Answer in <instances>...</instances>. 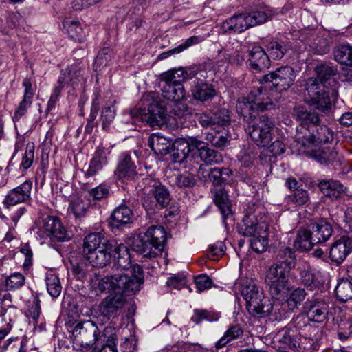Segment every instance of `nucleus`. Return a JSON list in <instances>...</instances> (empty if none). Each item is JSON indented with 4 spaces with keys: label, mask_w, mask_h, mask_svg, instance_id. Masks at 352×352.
I'll return each mask as SVG.
<instances>
[{
    "label": "nucleus",
    "mask_w": 352,
    "mask_h": 352,
    "mask_svg": "<svg viewBox=\"0 0 352 352\" xmlns=\"http://www.w3.org/2000/svg\"><path fill=\"white\" fill-rule=\"evenodd\" d=\"M329 113L318 111L315 107L313 110H308L302 105H295L292 109V115L294 119L299 124L297 132L299 134H308L314 126L321 122V118Z\"/></svg>",
    "instance_id": "1a4fd4ad"
},
{
    "label": "nucleus",
    "mask_w": 352,
    "mask_h": 352,
    "mask_svg": "<svg viewBox=\"0 0 352 352\" xmlns=\"http://www.w3.org/2000/svg\"><path fill=\"white\" fill-rule=\"evenodd\" d=\"M239 232L245 236H256L261 228L267 229L265 225L259 224L256 215L253 213L245 214L241 222L239 223Z\"/></svg>",
    "instance_id": "393cba45"
},
{
    "label": "nucleus",
    "mask_w": 352,
    "mask_h": 352,
    "mask_svg": "<svg viewBox=\"0 0 352 352\" xmlns=\"http://www.w3.org/2000/svg\"><path fill=\"white\" fill-rule=\"evenodd\" d=\"M5 206V212L7 215V219L10 218L11 220L16 225L18 220L25 213L26 209L23 206H18L17 205H7Z\"/></svg>",
    "instance_id": "680f3d73"
},
{
    "label": "nucleus",
    "mask_w": 352,
    "mask_h": 352,
    "mask_svg": "<svg viewBox=\"0 0 352 352\" xmlns=\"http://www.w3.org/2000/svg\"><path fill=\"white\" fill-rule=\"evenodd\" d=\"M133 213L132 210L126 205V202L117 207L110 217V224L113 228H118L133 221Z\"/></svg>",
    "instance_id": "c756f323"
},
{
    "label": "nucleus",
    "mask_w": 352,
    "mask_h": 352,
    "mask_svg": "<svg viewBox=\"0 0 352 352\" xmlns=\"http://www.w3.org/2000/svg\"><path fill=\"white\" fill-rule=\"evenodd\" d=\"M352 252V241L348 237H341L336 241L329 250V258L337 265H340Z\"/></svg>",
    "instance_id": "f3484780"
},
{
    "label": "nucleus",
    "mask_w": 352,
    "mask_h": 352,
    "mask_svg": "<svg viewBox=\"0 0 352 352\" xmlns=\"http://www.w3.org/2000/svg\"><path fill=\"white\" fill-rule=\"evenodd\" d=\"M317 186L322 195L331 201H338L348 195V188L338 180L323 179L318 182Z\"/></svg>",
    "instance_id": "2eb2a0df"
},
{
    "label": "nucleus",
    "mask_w": 352,
    "mask_h": 352,
    "mask_svg": "<svg viewBox=\"0 0 352 352\" xmlns=\"http://www.w3.org/2000/svg\"><path fill=\"white\" fill-rule=\"evenodd\" d=\"M290 270L280 264H273L268 270L265 281L272 298L285 301L289 292L287 274Z\"/></svg>",
    "instance_id": "423d86ee"
},
{
    "label": "nucleus",
    "mask_w": 352,
    "mask_h": 352,
    "mask_svg": "<svg viewBox=\"0 0 352 352\" xmlns=\"http://www.w3.org/2000/svg\"><path fill=\"white\" fill-rule=\"evenodd\" d=\"M335 60L341 65L352 67V46L339 45L333 50Z\"/></svg>",
    "instance_id": "37998d69"
},
{
    "label": "nucleus",
    "mask_w": 352,
    "mask_h": 352,
    "mask_svg": "<svg viewBox=\"0 0 352 352\" xmlns=\"http://www.w3.org/2000/svg\"><path fill=\"white\" fill-rule=\"evenodd\" d=\"M243 335V329L239 324H232L225 331L223 336L214 344L216 351L226 346L233 340H237Z\"/></svg>",
    "instance_id": "f704fd0d"
},
{
    "label": "nucleus",
    "mask_w": 352,
    "mask_h": 352,
    "mask_svg": "<svg viewBox=\"0 0 352 352\" xmlns=\"http://www.w3.org/2000/svg\"><path fill=\"white\" fill-rule=\"evenodd\" d=\"M291 324L295 327L299 334L305 340L313 342L314 347H316V344L321 339L322 332L318 326H313L308 323L305 315L299 314L291 322Z\"/></svg>",
    "instance_id": "4468645a"
},
{
    "label": "nucleus",
    "mask_w": 352,
    "mask_h": 352,
    "mask_svg": "<svg viewBox=\"0 0 352 352\" xmlns=\"http://www.w3.org/2000/svg\"><path fill=\"white\" fill-rule=\"evenodd\" d=\"M113 254L115 258L111 271L104 277L98 279V289L104 292L107 289H120L122 291L138 292L144 283L143 270L140 265L131 266L130 256L124 245H117Z\"/></svg>",
    "instance_id": "f257e3e1"
},
{
    "label": "nucleus",
    "mask_w": 352,
    "mask_h": 352,
    "mask_svg": "<svg viewBox=\"0 0 352 352\" xmlns=\"http://www.w3.org/2000/svg\"><path fill=\"white\" fill-rule=\"evenodd\" d=\"M107 164V151L103 147H98L95 152L94 157L90 162L86 175L94 176L102 170L104 165Z\"/></svg>",
    "instance_id": "a19ab883"
},
{
    "label": "nucleus",
    "mask_w": 352,
    "mask_h": 352,
    "mask_svg": "<svg viewBox=\"0 0 352 352\" xmlns=\"http://www.w3.org/2000/svg\"><path fill=\"white\" fill-rule=\"evenodd\" d=\"M274 127V123L272 118L267 114H261L249 124L248 133L258 146L267 147L273 139Z\"/></svg>",
    "instance_id": "0eeeda50"
},
{
    "label": "nucleus",
    "mask_w": 352,
    "mask_h": 352,
    "mask_svg": "<svg viewBox=\"0 0 352 352\" xmlns=\"http://www.w3.org/2000/svg\"><path fill=\"white\" fill-rule=\"evenodd\" d=\"M43 229L52 241H64L67 239L66 229L56 217L48 216L44 219Z\"/></svg>",
    "instance_id": "aec40b11"
},
{
    "label": "nucleus",
    "mask_w": 352,
    "mask_h": 352,
    "mask_svg": "<svg viewBox=\"0 0 352 352\" xmlns=\"http://www.w3.org/2000/svg\"><path fill=\"white\" fill-rule=\"evenodd\" d=\"M85 69L78 65H72L66 69L61 71L58 83L64 86L69 84L72 86H78L85 82Z\"/></svg>",
    "instance_id": "412c9836"
},
{
    "label": "nucleus",
    "mask_w": 352,
    "mask_h": 352,
    "mask_svg": "<svg viewBox=\"0 0 352 352\" xmlns=\"http://www.w3.org/2000/svg\"><path fill=\"white\" fill-rule=\"evenodd\" d=\"M314 71L324 89L331 91L333 96L337 95L338 82L335 78L338 74L337 66L320 63L315 67Z\"/></svg>",
    "instance_id": "ddd939ff"
},
{
    "label": "nucleus",
    "mask_w": 352,
    "mask_h": 352,
    "mask_svg": "<svg viewBox=\"0 0 352 352\" xmlns=\"http://www.w3.org/2000/svg\"><path fill=\"white\" fill-rule=\"evenodd\" d=\"M307 296V293L305 292L304 289L302 288H296L294 291H292L289 296L286 298L288 307L290 309H294L298 308L301 303L304 301Z\"/></svg>",
    "instance_id": "864d4df0"
},
{
    "label": "nucleus",
    "mask_w": 352,
    "mask_h": 352,
    "mask_svg": "<svg viewBox=\"0 0 352 352\" xmlns=\"http://www.w3.org/2000/svg\"><path fill=\"white\" fill-rule=\"evenodd\" d=\"M248 96L258 114L259 112L270 110L274 107V103L269 94L263 87L254 88L250 91Z\"/></svg>",
    "instance_id": "5701e85b"
},
{
    "label": "nucleus",
    "mask_w": 352,
    "mask_h": 352,
    "mask_svg": "<svg viewBox=\"0 0 352 352\" xmlns=\"http://www.w3.org/2000/svg\"><path fill=\"white\" fill-rule=\"evenodd\" d=\"M72 265V272L79 280H82L86 277L89 272V265L86 261L80 260V261L71 262Z\"/></svg>",
    "instance_id": "0e129e2a"
},
{
    "label": "nucleus",
    "mask_w": 352,
    "mask_h": 352,
    "mask_svg": "<svg viewBox=\"0 0 352 352\" xmlns=\"http://www.w3.org/2000/svg\"><path fill=\"white\" fill-rule=\"evenodd\" d=\"M308 321L321 323L324 322L328 314V305L324 301L316 298L308 300L305 304Z\"/></svg>",
    "instance_id": "dca6fc26"
},
{
    "label": "nucleus",
    "mask_w": 352,
    "mask_h": 352,
    "mask_svg": "<svg viewBox=\"0 0 352 352\" xmlns=\"http://www.w3.org/2000/svg\"><path fill=\"white\" fill-rule=\"evenodd\" d=\"M116 250L117 243L100 232L90 233L83 241L84 257L94 267L102 268L109 265Z\"/></svg>",
    "instance_id": "f03ea898"
},
{
    "label": "nucleus",
    "mask_w": 352,
    "mask_h": 352,
    "mask_svg": "<svg viewBox=\"0 0 352 352\" xmlns=\"http://www.w3.org/2000/svg\"><path fill=\"white\" fill-rule=\"evenodd\" d=\"M236 110L239 116L243 117V120L251 124L257 119L260 115L256 111V107L249 99V96H241L237 99Z\"/></svg>",
    "instance_id": "bb28decb"
},
{
    "label": "nucleus",
    "mask_w": 352,
    "mask_h": 352,
    "mask_svg": "<svg viewBox=\"0 0 352 352\" xmlns=\"http://www.w3.org/2000/svg\"><path fill=\"white\" fill-rule=\"evenodd\" d=\"M278 342L283 344L284 349H294L296 347V340L292 336L289 329H283L277 335Z\"/></svg>",
    "instance_id": "bf43d9fd"
},
{
    "label": "nucleus",
    "mask_w": 352,
    "mask_h": 352,
    "mask_svg": "<svg viewBox=\"0 0 352 352\" xmlns=\"http://www.w3.org/2000/svg\"><path fill=\"white\" fill-rule=\"evenodd\" d=\"M162 94L164 98L174 102H179L185 98V89L182 83L163 81Z\"/></svg>",
    "instance_id": "2f4dec72"
},
{
    "label": "nucleus",
    "mask_w": 352,
    "mask_h": 352,
    "mask_svg": "<svg viewBox=\"0 0 352 352\" xmlns=\"http://www.w3.org/2000/svg\"><path fill=\"white\" fill-rule=\"evenodd\" d=\"M239 291L246 302L248 313L254 317L262 318L269 315L273 305L270 299L265 296L262 289L252 278H243L238 283Z\"/></svg>",
    "instance_id": "7ed1b4c3"
},
{
    "label": "nucleus",
    "mask_w": 352,
    "mask_h": 352,
    "mask_svg": "<svg viewBox=\"0 0 352 352\" xmlns=\"http://www.w3.org/2000/svg\"><path fill=\"white\" fill-rule=\"evenodd\" d=\"M199 155L202 161L206 164L219 163L221 161V155L217 151L210 148L206 146L199 153Z\"/></svg>",
    "instance_id": "4d7b16f0"
},
{
    "label": "nucleus",
    "mask_w": 352,
    "mask_h": 352,
    "mask_svg": "<svg viewBox=\"0 0 352 352\" xmlns=\"http://www.w3.org/2000/svg\"><path fill=\"white\" fill-rule=\"evenodd\" d=\"M302 284L308 289L313 291L319 287V281L311 269L302 270L300 273Z\"/></svg>",
    "instance_id": "de8ad7c7"
},
{
    "label": "nucleus",
    "mask_w": 352,
    "mask_h": 352,
    "mask_svg": "<svg viewBox=\"0 0 352 352\" xmlns=\"http://www.w3.org/2000/svg\"><path fill=\"white\" fill-rule=\"evenodd\" d=\"M45 282L48 294L53 298H57L62 291L59 278L54 274H48L46 276Z\"/></svg>",
    "instance_id": "09e8293b"
},
{
    "label": "nucleus",
    "mask_w": 352,
    "mask_h": 352,
    "mask_svg": "<svg viewBox=\"0 0 352 352\" xmlns=\"http://www.w3.org/2000/svg\"><path fill=\"white\" fill-rule=\"evenodd\" d=\"M98 331V327L91 320L78 322L72 331L74 342L81 346L91 347L96 344Z\"/></svg>",
    "instance_id": "f8f14e48"
},
{
    "label": "nucleus",
    "mask_w": 352,
    "mask_h": 352,
    "mask_svg": "<svg viewBox=\"0 0 352 352\" xmlns=\"http://www.w3.org/2000/svg\"><path fill=\"white\" fill-rule=\"evenodd\" d=\"M6 302H12V296L3 285H0V318L3 322H14L19 314L18 308L13 305H6Z\"/></svg>",
    "instance_id": "a211bd4d"
},
{
    "label": "nucleus",
    "mask_w": 352,
    "mask_h": 352,
    "mask_svg": "<svg viewBox=\"0 0 352 352\" xmlns=\"http://www.w3.org/2000/svg\"><path fill=\"white\" fill-rule=\"evenodd\" d=\"M166 239L164 228L161 226H152L143 235L134 239L132 248L145 258H156L162 254Z\"/></svg>",
    "instance_id": "20e7f679"
},
{
    "label": "nucleus",
    "mask_w": 352,
    "mask_h": 352,
    "mask_svg": "<svg viewBox=\"0 0 352 352\" xmlns=\"http://www.w3.org/2000/svg\"><path fill=\"white\" fill-rule=\"evenodd\" d=\"M116 329L114 327L111 326L106 327L102 333H100L98 331L97 332V342L96 344H109V345H116Z\"/></svg>",
    "instance_id": "8fccbe9b"
},
{
    "label": "nucleus",
    "mask_w": 352,
    "mask_h": 352,
    "mask_svg": "<svg viewBox=\"0 0 352 352\" xmlns=\"http://www.w3.org/2000/svg\"><path fill=\"white\" fill-rule=\"evenodd\" d=\"M113 52L109 47L102 49L98 54L96 60L95 67L96 69L100 67L107 65L112 60Z\"/></svg>",
    "instance_id": "e2e57ef3"
},
{
    "label": "nucleus",
    "mask_w": 352,
    "mask_h": 352,
    "mask_svg": "<svg viewBox=\"0 0 352 352\" xmlns=\"http://www.w3.org/2000/svg\"><path fill=\"white\" fill-rule=\"evenodd\" d=\"M99 107L100 100L98 96H96L92 100L90 114L87 118V123L85 129V131L87 134H91L94 129L97 126V122H95V120L97 117Z\"/></svg>",
    "instance_id": "3c124183"
},
{
    "label": "nucleus",
    "mask_w": 352,
    "mask_h": 352,
    "mask_svg": "<svg viewBox=\"0 0 352 352\" xmlns=\"http://www.w3.org/2000/svg\"><path fill=\"white\" fill-rule=\"evenodd\" d=\"M25 278L19 272H15L7 276L4 283L7 290H14L24 285Z\"/></svg>",
    "instance_id": "5fc2aeb1"
},
{
    "label": "nucleus",
    "mask_w": 352,
    "mask_h": 352,
    "mask_svg": "<svg viewBox=\"0 0 352 352\" xmlns=\"http://www.w3.org/2000/svg\"><path fill=\"white\" fill-rule=\"evenodd\" d=\"M277 262L275 264H280L281 266L286 267V268L291 270L294 268L296 265V256L292 248L285 247L280 249L278 252Z\"/></svg>",
    "instance_id": "a18cd8bd"
},
{
    "label": "nucleus",
    "mask_w": 352,
    "mask_h": 352,
    "mask_svg": "<svg viewBox=\"0 0 352 352\" xmlns=\"http://www.w3.org/2000/svg\"><path fill=\"white\" fill-rule=\"evenodd\" d=\"M195 315L192 317L191 320L195 323L198 324L203 320L209 321H217L219 316L218 314L211 313L207 310L195 309L194 311Z\"/></svg>",
    "instance_id": "69168bd1"
},
{
    "label": "nucleus",
    "mask_w": 352,
    "mask_h": 352,
    "mask_svg": "<svg viewBox=\"0 0 352 352\" xmlns=\"http://www.w3.org/2000/svg\"><path fill=\"white\" fill-rule=\"evenodd\" d=\"M148 145L155 154L164 156L170 153L172 142L163 136L153 134L148 138Z\"/></svg>",
    "instance_id": "72a5a7b5"
},
{
    "label": "nucleus",
    "mask_w": 352,
    "mask_h": 352,
    "mask_svg": "<svg viewBox=\"0 0 352 352\" xmlns=\"http://www.w3.org/2000/svg\"><path fill=\"white\" fill-rule=\"evenodd\" d=\"M245 14L250 28L263 23L270 18V15L263 10H256Z\"/></svg>",
    "instance_id": "13d9d810"
},
{
    "label": "nucleus",
    "mask_w": 352,
    "mask_h": 352,
    "mask_svg": "<svg viewBox=\"0 0 352 352\" xmlns=\"http://www.w3.org/2000/svg\"><path fill=\"white\" fill-rule=\"evenodd\" d=\"M250 237V245L254 252L262 253L267 250L269 244L267 229L261 228L258 234Z\"/></svg>",
    "instance_id": "49530a36"
},
{
    "label": "nucleus",
    "mask_w": 352,
    "mask_h": 352,
    "mask_svg": "<svg viewBox=\"0 0 352 352\" xmlns=\"http://www.w3.org/2000/svg\"><path fill=\"white\" fill-rule=\"evenodd\" d=\"M148 184L152 187L149 190L156 200L157 204L162 208L166 206L170 201V194L164 186L157 184L158 182L148 179Z\"/></svg>",
    "instance_id": "58836bf2"
},
{
    "label": "nucleus",
    "mask_w": 352,
    "mask_h": 352,
    "mask_svg": "<svg viewBox=\"0 0 352 352\" xmlns=\"http://www.w3.org/2000/svg\"><path fill=\"white\" fill-rule=\"evenodd\" d=\"M115 173L118 179L126 180L133 179L137 175L136 166L129 154L121 155Z\"/></svg>",
    "instance_id": "cd10ccee"
},
{
    "label": "nucleus",
    "mask_w": 352,
    "mask_h": 352,
    "mask_svg": "<svg viewBox=\"0 0 352 352\" xmlns=\"http://www.w3.org/2000/svg\"><path fill=\"white\" fill-rule=\"evenodd\" d=\"M190 149L185 138H179L172 143L170 150V157L174 163H183L188 157Z\"/></svg>",
    "instance_id": "473e14b6"
},
{
    "label": "nucleus",
    "mask_w": 352,
    "mask_h": 352,
    "mask_svg": "<svg viewBox=\"0 0 352 352\" xmlns=\"http://www.w3.org/2000/svg\"><path fill=\"white\" fill-rule=\"evenodd\" d=\"M221 28L223 32L225 33H241L245 31L250 28L246 14L241 13L234 14L226 19L222 23Z\"/></svg>",
    "instance_id": "c85d7f7f"
},
{
    "label": "nucleus",
    "mask_w": 352,
    "mask_h": 352,
    "mask_svg": "<svg viewBox=\"0 0 352 352\" xmlns=\"http://www.w3.org/2000/svg\"><path fill=\"white\" fill-rule=\"evenodd\" d=\"M63 24L71 38L79 43L84 40L85 34L78 21L65 19Z\"/></svg>",
    "instance_id": "79ce46f5"
},
{
    "label": "nucleus",
    "mask_w": 352,
    "mask_h": 352,
    "mask_svg": "<svg viewBox=\"0 0 352 352\" xmlns=\"http://www.w3.org/2000/svg\"><path fill=\"white\" fill-rule=\"evenodd\" d=\"M214 201L221 212L223 220L232 216L231 204L226 192L223 189L213 191Z\"/></svg>",
    "instance_id": "c9c22d12"
},
{
    "label": "nucleus",
    "mask_w": 352,
    "mask_h": 352,
    "mask_svg": "<svg viewBox=\"0 0 352 352\" xmlns=\"http://www.w3.org/2000/svg\"><path fill=\"white\" fill-rule=\"evenodd\" d=\"M212 113L214 126H226L230 124L231 118L228 109L221 108L214 111H212Z\"/></svg>",
    "instance_id": "6e6d98bb"
},
{
    "label": "nucleus",
    "mask_w": 352,
    "mask_h": 352,
    "mask_svg": "<svg viewBox=\"0 0 352 352\" xmlns=\"http://www.w3.org/2000/svg\"><path fill=\"white\" fill-rule=\"evenodd\" d=\"M309 226L307 228H300L298 232L296 238L294 243V247L300 251H308L311 249L312 246L316 244L311 239V232Z\"/></svg>",
    "instance_id": "e433bc0d"
},
{
    "label": "nucleus",
    "mask_w": 352,
    "mask_h": 352,
    "mask_svg": "<svg viewBox=\"0 0 352 352\" xmlns=\"http://www.w3.org/2000/svg\"><path fill=\"white\" fill-rule=\"evenodd\" d=\"M23 85L25 87V92L23 100L20 102L18 108L15 111V117L17 118H21L27 111L29 107H30L34 93L32 90V82L30 79H25Z\"/></svg>",
    "instance_id": "ea45409f"
},
{
    "label": "nucleus",
    "mask_w": 352,
    "mask_h": 352,
    "mask_svg": "<svg viewBox=\"0 0 352 352\" xmlns=\"http://www.w3.org/2000/svg\"><path fill=\"white\" fill-rule=\"evenodd\" d=\"M32 184L30 181H25L20 186L10 190L6 196L3 204L18 205L28 201L30 197Z\"/></svg>",
    "instance_id": "4be33fe9"
},
{
    "label": "nucleus",
    "mask_w": 352,
    "mask_h": 352,
    "mask_svg": "<svg viewBox=\"0 0 352 352\" xmlns=\"http://www.w3.org/2000/svg\"><path fill=\"white\" fill-rule=\"evenodd\" d=\"M106 291L113 292V293L100 302L98 306V311L100 315L107 320L115 317L117 312L123 308L126 303L124 294L129 295L136 292L122 291L118 288L107 289Z\"/></svg>",
    "instance_id": "9b49d317"
},
{
    "label": "nucleus",
    "mask_w": 352,
    "mask_h": 352,
    "mask_svg": "<svg viewBox=\"0 0 352 352\" xmlns=\"http://www.w3.org/2000/svg\"><path fill=\"white\" fill-rule=\"evenodd\" d=\"M267 50L273 59L280 60L285 54L287 46L283 42L272 41L268 43Z\"/></svg>",
    "instance_id": "603ef678"
},
{
    "label": "nucleus",
    "mask_w": 352,
    "mask_h": 352,
    "mask_svg": "<svg viewBox=\"0 0 352 352\" xmlns=\"http://www.w3.org/2000/svg\"><path fill=\"white\" fill-rule=\"evenodd\" d=\"M308 143H328L333 139V132L325 125L318 124L308 133L302 135Z\"/></svg>",
    "instance_id": "7c9ffc66"
},
{
    "label": "nucleus",
    "mask_w": 352,
    "mask_h": 352,
    "mask_svg": "<svg viewBox=\"0 0 352 352\" xmlns=\"http://www.w3.org/2000/svg\"><path fill=\"white\" fill-rule=\"evenodd\" d=\"M296 74L290 66H282L276 70L262 76L260 79L261 83H271L270 88H274L276 91L282 92L287 91L294 85Z\"/></svg>",
    "instance_id": "9d476101"
},
{
    "label": "nucleus",
    "mask_w": 352,
    "mask_h": 352,
    "mask_svg": "<svg viewBox=\"0 0 352 352\" xmlns=\"http://www.w3.org/2000/svg\"><path fill=\"white\" fill-rule=\"evenodd\" d=\"M313 241L316 244L324 243L329 239L333 233V228L329 222L324 219L309 224Z\"/></svg>",
    "instance_id": "b1692460"
},
{
    "label": "nucleus",
    "mask_w": 352,
    "mask_h": 352,
    "mask_svg": "<svg viewBox=\"0 0 352 352\" xmlns=\"http://www.w3.org/2000/svg\"><path fill=\"white\" fill-rule=\"evenodd\" d=\"M34 158V144H28L25 148V152L22 157V161L20 164V168L27 170L31 167L33 164Z\"/></svg>",
    "instance_id": "774afa93"
},
{
    "label": "nucleus",
    "mask_w": 352,
    "mask_h": 352,
    "mask_svg": "<svg viewBox=\"0 0 352 352\" xmlns=\"http://www.w3.org/2000/svg\"><path fill=\"white\" fill-rule=\"evenodd\" d=\"M336 298L342 302L352 300V282L348 278L340 279L335 289Z\"/></svg>",
    "instance_id": "c03bdc74"
},
{
    "label": "nucleus",
    "mask_w": 352,
    "mask_h": 352,
    "mask_svg": "<svg viewBox=\"0 0 352 352\" xmlns=\"http://www.w3.org/2000/svg\"><path fill=\"white\" fill-rule=\"evenodd\" d=\"M190 92L192 98L201 102L211 101L217 95V91L212 84H209L199 78H197L193 81Z\"/></svg>",
    "instance_id": "6ab92c4d"
},
{
    "label": "nucleus",
    "mask_w": 352,
    "mask_h": 352,
    "mask_svg": "<svg viewBox=\"0 0 352 352\" xmlns=\"http://www.w3.org/2000/svg\"><path fill=\"white\" fill-rule=\"evenodd\" d=\"M116 116V109L114 106H107L102 110L100 120L102 121V128L104 131L109 129V126L113 122Z\"/></svg>",
    "instance_id": "052dcab7"
},
{
    "label": "nucleus",
    "mask_w": 352,
    "mask_h": 352,
    "mask_svg": "<svg viewBox=\"0 0 352 352\" xmlns=\"http://www.w3.org/2000/svg\"><path fill=\"white\" fill-rule=\"evenodd\" d=\"M184 68L173 69L161 75L162 81H171L173 82H183Z\"/></svg>",
    "instance_id": "338daca9"
},
{
    "label": "nucleus",
    "mask_w": 352,
    "mask_h": 352,
    "mask_svg": "<svg viewBox=\"0 0 352 352\" xmlns=\"http://www.w3.org/2000/svg\"><path fill=\"white\" fill-rule=\"evenodd\" d=\"M306 154L320 164L333 162L338 155L337 151L329 146L308 151L306 152Z\"/></svg>",
    "instance_id": "4c0bfd02"
},
{
    "label": "nucleus",
    "mask_w": 352,
    "mask_h": 352,
    "mask_svg": "<svg viewBox=\"0 0 352 352\" xmlns=\"http://www.w3.org/2000/svg\"><path fill=\"white\" fill-rule=\"evenodd\" d=\"M250 65L255 70L263 71L270 67L268 54L260 46H255L248 53Z\"/></svg>",
    "instance_id": "a878e982"
},
{
    "label": "nucleus",
    "mask_w": 352,
    "mask_h": 352,
    "mask_svg": "<svg viewBox=\"0 0 352 352\" xmlns=\"http://www.w3.org/2000/svg\"><path fill=\"white\" fill-rule=\"evenodd\" d=\"M130 114L133 118L146 122L153 128H160L166 123L165 109L155 100L148 104L147 110L135 107L130 111Z\"/></svg>",
    "instance_id": "6e6552de"
},
{
    "label": "nucleus",
    "mask_w": 352,
    "mask_h": 352,
    "mask_svg": "<svg viewBox=\"0 0 352 352\" xmlns=\"http://www.w3.org/2000/svg\"><path fill=\"white\" fill-rule=\"evenodd\" d=\"M303 87L305 101L309 106L314 107L322 113H331L332 104L329 98V91L324 89L317 78H309Z\"/></svg>",
    "instance_id": "39448f33"
}]
</instances>
